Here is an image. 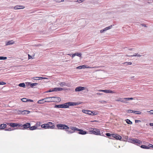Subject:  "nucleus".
Returning <instances> with one entry per match:
<instances>
[{"label": "nucleus", "instance_id": "nucleus-1", "mask_svg": "<svg viewBox=\"0 0 153 153\" xmlns=\"http://www.w3.org/2000/svg\"><path fill=\"white\" fill-rule=\"evenodd\" d=\"M46 99H47V102H57L61 101V99L60 97H46Z\"/></svg>", "mask_w": 153, "mask_h": 153}, {"label": "nucleus", "instance_id": "nucleus-2", "mask_svg": "<svg viewBox=\"0 0 153 153\" xmlns=\"http://www.w3.org/2000/svg\"><path fill=\"white\" fill-rule=\"evenodd\" d=\"M128 142L133 143L137 145H140L142 143V142L136 139L129 138L128 139Z\"/></svg>", "mask_w": 153, "mask_h": 153}, {"label": "nucleus", "instance_id": "nucleus-3", "mask_svg": "<svg viewBox=\"0 0 153 153\" xmlns=\"http://www.w3.org/2000/svg\"><path fill=\"white\" fill-rule=\"evenodd\" d=\"M56 126L59 129L67 130L69 128L68 126L65 124H58Z\"/></svg>", "mask_w": 153, "mask_h": 153}, {"label": "nucleus", "instance_id": "nucleus-4", "mask_svg": "<svg viewBox=\"0 0 153 153\" xmlns=\"http://www.w3.org/2000/svg\"><path fill=\"white\" fill-rule=\"evenodd\" d=\"M65 103L67 108H69V106H74L78 105V103H75L73 102H69L66 103Z\"/></svg>", "mask_w": 153, "mask_h": 153}, {"label": "nucleus", "instance_id": "nucleus-5", "mask_svg": "<svg viewBox=\"0 0 153 153\" xmlns=\"http://www.w3.org/2000/svg\"><path fill=\"white\" fill-rule=\"evenodd\" d=\"M11 8L15 10L20 9H24L25 8V7L22 5H17L14 7H11Z\"/></svg>", "mask_w": 153, "mask_h": 153}, {"label": "nucleus", "instance_id": "nucleus-6", "mask_svg": "<svg viewBox=\"0 0 153 153\" xmlns=\"http://www.w3.org/2000/svg\"><path fill=\"white\" fill-rule=\"evenodd\" d=\"M94 134H95L97 135H101L102 136V133H100V131L99 129L96 128H94Z\"/></svg>", "mask_w": 153, "mask_h": 153}, {"label": "nucleus", "instance_id": "nucleus-7", "mask_svg": "<svg viewBox=\"0 0 153 153\" xmlns=\"http://www.w3.org/2000/svg\"><path fill=\"white\" fill-rule=\"evenodd\" d=\"M55 108H67L66 103H64L60 105H56L54 106Z\"/></svg>", "mask_w": 153, "mask_h": 153}, {"label": "nucleus", "instance_id": "nucleus-8", "mask_svg": "<svg viewBox=\"0 0 153 153\" xmlns=\"http://www.w3.org/2000/svg\"><path fill=\"white\" fill-rule=\"evenodd\" d=\"M86 88L85 87L79 86L76 87L75 89V91H80L85 90Z\"/></svg>", "mask_w": 153, "mask_h": 153}, {"label": "nucleus", "instance_id": "nucleus-9", "mask_svg": "<svg viewBox=\"0 0 153 153\" xmlns=\"http://www.w3.org/2000/svg\"><path fill=\"white\" fill-rule=\"evenodd\" d=\"M111 136L113 137L116 138L117 140H120L122 138V137L120 135L117 134H112Z\"/></svg>", "mask_w": 153, "mask_h": 153}, {"label": "nucleus", "instance_id": "nucleus-10", "mask_svg": "<svg viewBox=\"0 0 153 153\" xmlns=\"http://www.w3.org/2000/svg\"><path fill=\"white\" fill-rule=\"evenodd\" d=\"M45 102H47V99H46V98L43 99L39 100L37 102V103L39 104H43Z\"/></svg>", "mask_w": 153, "mask_h": 153}, {"label": "nucleus", "instance_id": "nucleus-11", "mask_svg": "<svg viewBox=\"0 0 153 153\" xmlns=\"http://www.w3.org/2000/svg\"><path fill=\"white\" fill-rule=\"evenodd\" d=\"M112 26V25H111L109 27H106L102 30H100V33H103L104 32L106 31L107 30L111 28Z\"/></svg>", "mask_w": 153, "mask_h": 153}, {"label": "nucleus", "instance_id": "nucleus-12", "mask_svg": "<svg viewBox=\"0 0 153 153\" xmlns=\"http://www.w3.org/2000/svg\"><path fill=\"white\" fill-rule=\"evenodd\" d=\"M78 131H79L78 133L79 134L84 135L88 133L86 131H84L82 129H79Z\"/></svg>", "mask_w": 153, "mask_h": 153}, {"label": "nucleus", "instance_id": "nucleus-13", "mask_svg": "<svg viewBox=\"0 0 153 153\" xmlns=\"http://www.w3.org/2000/svg\"><path fill=\"white\" fill-rule=\"evenodd\" d=\"M116 101H120L123 102L125 103H127V102H126V101H125V99L124 98H120L119 99L116 100Z\"/></svg>", "mask_w": 153, "mask_h": 153}, {"label": "nucleus", "instance_id": "nucleus-14", "mask_svg": "<svg viewBox=\"0 0 153 153\" xmlns=\"http://www.w3.org/2000/svg\"><path fill=\"white\" fill-rule=\"evenodd\" d=\"M63 88H55L53 89V91H60L63 90Z\"/></svg>", "mask_w": 153, "mask_h": 153}, {"label": "nucleus", "instance_id": "nucleus-15", "mask_svg": "<svg viewBox=\"0 0 153 153\" xmlns=\"http://www.w3.org/2000/svg\"><path fill=\"white\" fill-rule=\"evenodd\" d=\"M30 123H27L23 125L22 126L24 128H29L30 127Z\"/></svg>", "mask_w": 153, "mask_h": 153}, {"label": "nucleus", "instance_id": "nucleus-16", "mask_svg": "<svg viewBox=\"0 0 153 153\" xmlns=\"http://www.w3.org/2000/svg\"><path fill=\"white\" fill-rule=\"evenodd\" d=\"M41 127L45 129H48L49 125L47 124H44L41 125Z\"/></svg>", "mask_w": 153, "mask_h": 153}, {"label": "nucleus", "instance_id": "nucleus-17", "mask_svg": "<svg viewBox=\"0 0 153 153\" xmlns=\"http://www.w3.org/2000/svg\"><path fill=\"white\" fill-rule=\"evenodd\" d=\"M29 85H30V86L31 88H34L35 86H36L38 85V83H31L30 82H29Z\"/></svg>", "mask_w": 153, "mask_h": 153}, {"label": "nucleus", "instance_id": "nucleus-18", "mask_svg": "<svg viewBox=\"0 0 153 153\" xmlns=\"http://www.w3.org/2000/svg\"><path fill=\"white\" fill-rule=\"evenodd\" d=\"M30 111L27 110H24L22 111V115H26L29 114Z\"/></svg>", "mask_w": 153, "mask_h": 153}, {"label": "nucleus", "instance_id": "nucleus-19", "mask_svg": "<svg viewBox=\"0 0 153 153\" xmlns=\"http://www.w3.org/2000/svg\"><path fill=\"white\" fill-rule=\"evenodd\" d=\"M141 148L144 149H150V148L149 146V145L148 146H145V145H141L140 146Z\"/></svg>", "mask_w": 153, "mask_h": 153}, {"label": "nucleus", "instance_id": "nucleus-20", "mask_svg": "<svg viewBox=\"0 0 153 153\" xmlns=\"http://www.w3.org/2000/svg\"><path fill=\"white\" fill-rule=\"evenodd\" d=\"M97 90L99 92H102L105 93H108L109 92L108 90Z\"/></svg>", "mask_w": 153, "mask_h": 153}, {"label": "nucleus", "instance_id": "nucleus-21", "mask_svg": "<svg viewBox=\"0 0 153 153\" xmlns=\"http://www.w3.org/2000/svg\"><path fill=\"white\" fill-rule=\"evenodd\" d=\"M19 125V124L16 123H10V126L12 127H16Z\"/></svg>", "mask_w": 153, "mask_h": 153}, {"label": "nucleus", "instance_id": "nucleus-22", "mask_svg": "<svg viewBox=\"0 0 153 153\" xmlns=\"http://www.w3.org/2000/svg\"><path fill=\"white\" fill-rule=\"evenodd\" d=\"M6 126V124H2L0 125V129H2L5 128Z\"/></svg>", "mask_w": 153, "mask_h": 153}, {"label": "nucleus", "instance_id": "nucleus-23", "mask_svg": "<svg viewBox=\"0 0 153 153\" xmlns=\"http://www.w3.org/2000/svg\"><path fill=\"white\" fill-rule=\"evenodd\" d=\"M29 128L30 130H33L37 129V127L36 126H34L30 127Z\"/></svg>", "mask_w": 153, "mask_h": 153}, {"label": "nucleus", "instance_id": "nucleus-24", "mask_svg": "<svg viewBox=\"0 0 153 153\" xmlns=\"http://www.w3.org/2000/svg\"><path fill=\"white\" fill-rule=\"evenodd\" d=\"M70 128L72 130L74 131H78L79 129L74 127H71Z\"/></svg>", "mask_w": 153, "mask_h": 153}, {"label": "nucleus", "instance_id": "nucleus-25", "mask_svg": "<svg viewBox=\"0 0 153 153\" xmlns=\"http://www.w3.org/2000/svg\"><path fill=\"white\" fill-rule=\"evenodd\" d=\"M59 84L62 87L66 85V83L64 82H60L59 83Z\"/></svg>", "mask_w": 153, "mask_h": 153}, {"label": "nucleus", "instance_id": "nucleus-26", "mask_svg": "<svg viewBox=\"0 0 153 153\" xmlns=\"http://www.w3.org/2000/svg\"><path fill=\"white\" fill-rule=\"evenodd\" d=\"M66 132L68 134H71L73 133L74 132V131H72L71 130H66Z\"/></svg>", "mask_w": 153, "mask_h": 153}, {"label": "nucleus", "instance_id": "nucleus-27", "mask_svg": "<svg viewBox=\"0 0 153 153\" xmlns=\"http://www.w3.org/2000/svg\"><path fill=\"white\" fill-rule=\"evenodd\" d=\"M126 122L127 123L129 124H132V123L131 121L129 120L128 119H127L126 120Z\"/></svg>", "mask_w": 153, "mask_h": 153}, {"label": "nucleus", "instance_id": "nucleus-28", "mask_svg": "<svg viewBox=\"0 0 153 153\" xmlns=\"http://www.w3.org/2000/svg\"><path fill=\"white\" fill-rule=\"evenodd\" d=\"M82 111L85 114H88V112H89V111L87 110L83 109L82 110Z\"/></svg>", "mask_w": 153, "mask_h": 153}, {"label": "nucleus", "instance_id": "nucleus-29", "mask_svg": "<svg viewBox=\"0 0 153 153\" xmlns=\"http://www.w3.org/2000/svg\"><path fill=\"white\" fill-rule=\"evenodd\" d=\"M141 56V55H140L138 53H135V54H134L133 55L128 56H137L140 57Z\"/></svg>", "mask_w": 153, "mask_h": 153}, {"label": "nucleus", "instance_id": "nucleus-30", "mask_svg": "<svg viewBox=\"0 0 153 153\" xmlns=\"http://www.w3.org/2000/svg\"><path fill=\"white\" fill-rule=\"evenodd\" d=\"M19 86L21 87H25V84L24 83H20L19 85Z\"/></svg>", "mask_w": 153, "mask_h": 153}, {"label": "nucleus", "instance_id": "nucleus-31", "mask_svg": "<svg viewBox=\"0 0 153 153\" xmlns=\"http://www.w3.org/2000/svg\"><path fill=\"white\" fill-rule=\"evenodd\" d=\"M124 99H125V101H126V102H127V101H129L133 99V98L132 97L124 98Z\"/></svg>", "mask_w": 153, "mask_h": 153}, {"label": "nucleus", "instance_id": "nucleus-32", "mask_svg": "<svg viewBox=\"0 0 153 153\" xmlns=\"http://www.w3.org/2000/svg\"><path fill=\"white\" fill-rule=\"evenodd\" d=\"M124 64H125L126 65H131L132 63L130 62H125Z\"/></svg>", "mask_w": 153, "mask_h": 153}, {"label": "nucleus", "instance_id": "nucleus-33", "mask_svg": "<svg viewBox=\"0 0 153 153\" xmlns=\"http://www.w3.org/2000/svg\"><path fill=\"white\" fill-rule=\"evenodd\" d=\"M22 111L21 110H18L17 111V113L18 114H22Z\"/></svg>", "mask_w": 153, "mask_h": 153}, {"label": "nucleus", "instance_id": "nucleus-34", "mask_svg": "<svg viewBox=\"0 0 153 153\" xmlns=\"http://www.w3.org/2000/svg\"><path fill=\"white\" fill-rule=\"evenodd\" d=\"M133 113L138 114H141V112L140 111H134Z\"/></svg>", "mask_w": 153, "mask_h": 153}, {"label": "nucleus", "instance_id": "nucleus-35", "mask_svg": "<svg viewBox=\"0 0 153 153\" xmlns=\"http://www.w3.org/2000/svg\"><path fill=\"white\" fill-rule=\"evenodd\" d=\"M41 123L40 122H38L36 123L35 126L37 127L38 126H40Z\"/></svg>", "mask_w": 153, "mask_h": 153}, {"label": "nucleus", "instance_id": "nucleus-36", "mask_svg": "<svg viewBox=\"0 0 153 153\" xmlns=\"http://www.w3.org/2000/svg\"><path fill=\"white\" fill-rule=\"evenodd\" d=\"M22 101L25 102H27V99L26 98H23L22 99H21Z\"/></svg>", "mask_w": 153, "mask_h": 153}, {"label": "nucleus", "instance_id": "nucleus-37", "mask_svg": "<svg viewBox=\"0 0 153 153\" xmlns=\"http://www.w3.org/2000/svg\"><path fill=\"white\" fill-rule=\"evenodd\" d=\"M54 128L55 126L54 125H53L52 126L49 125L48 129H54Z\"/></svg>", "mask_w": 153, "mask_h": 153}, {"label": "nucleus", "instance_id": "nucleus-38", "mask_svg": "<svg viewBox=\"0 0 153 153\" xmlns=\"http://www.w3.org/2000/svg\"><path fill=\"white\" fill-rule=\"evenodd\" d=\"M75 56H78L79 57H81L82 55V54L81 53H75Z\"/></svg>", "mask_w": 153, "mask_h": 153}, {"label": "nucleus", "instance_id": "nucleus-39", "mask_svg": "<svg viewBox=\"0 0 153 153\" xmlns=\"http://www.w3.org/2000/svg\"><path fill=\"white\" fill-rule=\"evenodd\" d=\"M7 57H2L0 56V60H4L7 59Z\"/></svg>", "mask_w": 153, "mask_h": 153}, {"label": "nucleus", "instance_id": "nucleus-40", "mask_svg": "<svg viewBox=\"0 0 153 153\" xmlns=\"http://www.w3.org/2000/svg\"><path fill=\"white\" fill-rule=\"evenodd\" d=\"M93 128H88V129H87V130H88L90 133L91 132V130H92Z\"/></svg>", "mask_w": 153, "mask_h": 153}, {"label": "nucleus", "instance_id": "nucleus-41", "mask_svg": "<svg viewBox=\"0 0 153 153\" xmlns=\"http://www.w3.org/2000/svg\"><path fill=\"white\" fill-rule=\"evenodd\" d=\"M99 102L100 103L102 104H105L106 102L105 101H100Z\"/></svg>", "mask_w": 153, "mask_h": 153}, {"label": "nucleus", "instance_id": "nucleus-42", "mask_svg": "<svg viewBox=\"0 0 153 153\" xmlns=\"http://www.w3.org/2000/svg\"><path fill=\"white\" fill-rule=\"evenodd\" d=\"M6 84V83L2 81L0 82V85H4Z\"/></svg>", "mask_w": 153, "mask_h": 153}, {"label": "nucleus", "instance_id": "nucleus-43", "mask_svg": "<svg viewBox=\"0 0 153 153\" xmlns=\"http://www.w3.org/2000/svg\"><path fill=\"white\" fill-rule=\"evenodd\" d=\"M83 1H84L83 0H77L76 2H78L79 3H80L82 2Z\"/></svg>", "mask_w": 153, "mask_h": 153}, {"label": "nucleus", "instance_id": "nucleus-44", "mask_svg": "<svg viewBox=\"0 0 153 153\" xmlns=\"http://www.w3.org/2000/svg\"><path fill=\"white\" fill-rule=\"evenodd\" d=\"M105 135L108 137H109V136H111V134H110L109 133H106V134Z\"/></svg>", "mask_w": 153, "mask_h": 153}, {"label": "nucleus", "instance_id": "nucleus-45", "mask_svg": "<svg viewBox=\"0 0 153 153\" xmlns=\"http://www.w3.org/2000/svg\"><path fill=\"white\" fill-rule=\"evenodd\" d=\"M82 68H83V69L86 68V65H82Z\"/></svg>", "mask_w": 153, "mask_h": 153}, {"label": "nucleus", "instance_id": "nucleus-46", "mask_svg": "<svg viewBox=\"0 0 153 153\" xmlns=\"http://www.w3.org/2000/svg\"><path fill=\"white\" fill-rule=\"evenodd\" d=\"M77 69H82V65L78 66L76 68Z\"/></svg>", "mask_w": 153, "mask_h": 153}, {"label": "nucleus", "instance_id": "nucleus-47", "mask_svg": "<svg viewBox=\"0 0 153 153\" xmlns=\"http://www.w3.org/2000/svg\"><path fill=\"white\" fill-rule=\"evenodd\" d=\"M33 79L34 80H39V77H34L33 78Z\"/></svg>", "mask_w": 153, "mask_h": 153}, {"label": "nucleus", "instance_id": "nucleus-48", "mask_svg": "<svg viewBox=\"0 0 153 153\" xmlns=\"http://www.w3.org/2000/svg\"><path fill=\"white\" fill-rule=\"evenodd\" d=\"M128 113H133L134 112V111L131 110H128Z\"/></svg>", "mask_w": 153, "mask_h": 153}, {"label": "nucleus", "instance_id": "nucleus-49", "mask_svg": "<svg viewBox=\"0 0 153 153\" xmlns=\"http://www.w3.org/2000/svg\"><path fill=\"white\" fill-rule=\"evenodd\" d=\"M109 92H108V93H115V92L111 91L110 90H108Z\"/></svg>", "mask_w": 153, "mask_h": 153}, {"label": "nucleus", "instance_id": "nucleus-50", "mask_svg": "<svg viewBox=\"0 0 153 153\" xmlns=\"http://www.w3.org/2000/svg\"><path fill=\"white\" fill-rule=\"evenodd\" d=\"M90 112H88V114L92 115V114L93 113L92 111H89Z\"/></svg>", "mask_w": 153, "mask_h": 153}, {"label": "nucleus", "instance_id": "nucleus-51", "mask_svg": "<svg viewBox=\"0 0 153 153\" xmlns=\"http://www.w3.org/2000/svg\"><path fill=\"white\" fill-rule=\"evenodd\" d=\"M92 115H95L97 114V113L94 111H92Z\"/></svg>", "mask_w": 153, "mask_h": 153}, {"label": "nucleus", "instance_id": "nucleus-52", "mask_svg": "<svg viewBox=\"0 0 153 153\" xmlns=\"http://www.w3.org/2000/svg\"><path fill=\"white\" fill-rule=\"evenodd\" d=\"M94 128L92 130H91V132L90 133L91 134H94Z\"/></svg>", "mask_w": 153, "mask_h": 153}, {"label": "nucleus", "instance_id": "nucleus-53", "mask_svg": "<svg viewBox=\"0 0 153 153\" xmlns=\"http://www.w3.org/2000/svg\"><path fill=\"white\" fill-rule=\"evenodd\" d=\"M64 1V0H57L56 1L58 2H63Z\"/></svg>", "mask_w": 153, "mask_h": 153}, {"label": "nucleus", "instance_id": "nucleus-54", "mask_svg": "<svg viewBox=\"0 0 153 153\" xmlns=\"http://www.w3.org/2000/svg\"><path fill=\"white\" fill-rule=\"evenodd\" d=\"M28 58L29 59H30L32 58V57L30 56V55H28Z\"/></svg>", "mask_w": 153, "mask_h": 153}, {"label": "nucleus", "instance_id": "nucleus-55", "mask_svg": "<svg viewBox=\"0 0 153 153\" xmlns=\"http://www.w3.org/2000/svg\"><path fill=\"white\" fill-rule=\"evenodd\" d=\"M94 68V67H90V66H89L86 65V68Z\"/></svg>", "mask_w": 153, "mask_h": 153}, {"label": "nucleus", "instance_id": "nucleus-56", "mask_svg": "<svg viewBox=\"0 0 153 153\" xmlns=\"http://www.w3.org/2000/svg\"><path fill=\"white\" fill-rule=\"evenodd\" d=\"M14 43V42L13 41H10V45H12Z\"/></svg>", "mask_w": 153, "mask_h": 153}, {"label": "nucleus", "instance_id": "nucleus-57", "mask_svg": "<svg viewBox=\"0 0 153 153\" xmlns=\"http://www.w3.org/2000/svg\"><path fill=\"white\" fill-rule=\"evenodd\" d=\"M140 120H135V123H138L139 122H140Z\"/></svg>", "mask_w": 153, "mask_h": 153}, {"label": "nucleus", "instance_id": "nucleus-58", "mask_svg": "<svg viewBox=\"0 0 153 153\" xmlns=\"http://www.w3.org/2000/svg\"><path fill=\"white\" fill-rule=\"evenodd\" d=\"M47 124H48L49 126H50V125H52L53 124L51 122H48Z\"/></svg>", "mask_w": 153, "mask_h": 153}, {"label": "nucleus", "instance_id": "nucleus-59", "mask_svg": "<svg viewBox=\"0 0 153 153\" xmlns=\"http://www.w3.org/2000/svg\"><path fill=\"white\" fill-rule=\"evenodd\" d=\"M27 102H33V100H27Z\"/></svg>", "mask_w": 153, "mask_h": 153}, {"label": "nucleus", "instance_id": "nucleus-60", "mask_svg": "<svg viewBox=\"0 0 153 153\" xmlns=\"http://www.w3.org/2000/svg\"><path fill=\"white\" fill-rule=\"evenodd\" d=\"M149 146L150 147H152L153 148V145L151 144H149Z\"/></svg>", "mask_w": 153, "mask_h": 153}, {"label": "nucleus", "instance_id": "nucleus-61", "mask_svg": "<svg viewBox=\"0 0 153 153\" xmlns=\"http://www.w3.org/2000/svg\"><path fill=\"white\" fill-rule=\"evenodd\" d=\"M53 90H50L49 91H47V92H53Z\"/></svg>", "mask_w": 153, "mask_h": 153}, {"label": "nucleus", "instance_id": "nucleus-62", "mask_svg": "<svg viewBox=\"0 0 153 153\" xmlns=\"http://www.w3.org/2000/svg\"><path fill=\"white\" fill-rule=\"evenodd\" d=\"M97 95H101L102 94L101 93H97Z\"/></svg>", "mask_w": 153, "mask_h": 153}, {"label": "nucleus", "instance_id": "nucleus-63", "mask_svg": "<svg viewBox=\"0 0 153 153\" xmlns=\"http://www.w3.org/2000/svg\"><path fill=\"white\" fill-rule=\"evenodd\" d=\"M75 56V53L74 54H72V57H74V56Z\"/></svg>", "mask_w": 153, "mask_h": 153}, {"label": "nucleus", "instance_id": "nucleus-64", "mask_svg": "<svg viewBox=\"0 0 153 153\" xmlns=\"http://www.w3.org/2000/svg\"><path fill=\"white\" fill-rule=\"evenodd\" d=\"M149 125L151 126H153V123H150Z\"/></svg>", "mask_w": 153, "mask_h": 153}]
</instances>
